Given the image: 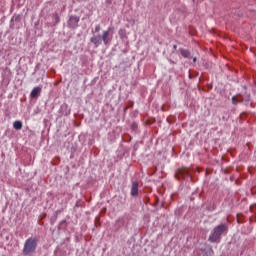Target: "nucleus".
Here are the masks:
<instances>
[{"label": "nucleus", "instance_id": "obj_9", "mask_svg": "<svg viewBox=\"0 0 256 256\" xmlns=\"http://www.w3.org/2000/svg\"><path fill=\"white\" fill-rule=\"evenodd\" d=\"M180 53L185 59H189L191 57V52H189V50L182 49L180 50Z\"/></svg>", "mask_w": 256, "mask_h": 256}, {"label": "nucleus", "instance_id": "obj_8", "mask_svg": "<svg viewBox=\"0 0 256 256\" xmlns=\"http://www.w3.org/2000/svg\"><path fill=\"white\" fill-rule=\"evenodd\" d=\"M118 35H119L120 39H127V30L121 28L118 31Z\"/></svg>", "mask_w": 256, "mask_h": 256}, {"label": "nucleus", "instance_id": "obj_5", "mask_svg": "<svg viewBox=\"0 0 256 256\" xmlns=\"http://www.w3.org/2000/svg\"><path fill=\"white\" fill-rule=\"evenodd\" d=\"M77 23H79V18H77L76 16L70 17L68 22V25L70 27H73V29H75V27H77Z\"/></svg>", "mask_w": 256, "mask_h": 256}, {"label": "nucleus", "instance_id": "obj_7", "mask_svg": "<svg viewBox=\"0 0 256 256\" xmlns=\"http://www.w3.org/2000/svg\"><path fill=\"white\" fill-rule=\"evenodd\" d=\"M39 93H41V87H35L31 92V97L35 98L39 95Z\"/></svg>", "mask_w": 256, "mask_h": 256}, {"label": "nucleus", "instance_id": "obj_4", "mask_svg": "<svg viewBox=\"0 0 256 256\" xmlns=\"http://www.w3.org/2000/svg\"><path fill=\"white\" fill-rule=\"evenodd\" d=\"M131 195L132 197H137V195H139V182H132Z\"/></svg>", "mask_w": 256, "mask_h": 256}, {"label": "nucleus", "instance_id": "obj_1", "mask_svg": "<svg viewBox=\"0 0 256 256\" xmlns=\"http://www.w3.org/2000/svg\"><path fill=\"white\" fill-rule=\"evenodd\" d=\"M111 31H113V27H109L108 30H104L101 36L91 37L90 41L95 45V47H99L101 43H104V45H111V41H113Z\"/></svg>", "mask_w": 256, "mask_h": 256}, {"label": "nucleus", "instance_id": "obj_11", "mask_svg": "<svg viewBox=\"0 0 256 256\" xmlns=\"http://www.w3.org/2000/svg\"><path fill=\"white\" fill-rule=\"evenodd\" d=\"M99 31H101V26L100 25H97L95 27V33H99Z\"/></svg>", "mask_w": 256, "mask_h": 256}, {"label": "nucleus", "instance_id": "obj_10", "mask_svg": "<svg viewBox=\"0 0 256 256\" xmlns=\"http://www.w3.org/2000/svg\"><path fill=\"white\" fill-rule=\"evenodd\" d=\"M178 175H187V170H179Z\"/></svg>", "mask_w": 256, "mask_h": 256}, {"label": "nucleus", "instance_id": "obj_3", "mask_svg": "<svg viewBox=\"0 0 256 256\" xmlns=\"http://www.w3.org/2000/svg\"><path fill=\"white\" fill-rule=\"evenodd\" d=\"M38 241L35 237H30L25 240L22 250L23 255H33L37 251Z\"/></svg>", "mask_w": 256, "mask_h": 256}, {"label": "nucleus", "instance_id": "obj_6", "mask_svg": "<svg viewBox=\"0 0 256 256\" xmlns=\"http://www.w3.org/2000/svg\"><path fill=\"white\" fill-rule=\"evenodd\" d=\"M13 127L16 129V131H21V129H23V123L17 120L13 123Z\"/></svg>", "mask_w": 256, "mask_h": 256}, {"label": "nucleus", "instance_id": "obj_2", "mask_svg": "<svg viewBox=\"0 0 256 256\" xmlns=\"http://www.w3.org/2000/svg\"><path fill=\"white\" fill-rule=\"evenodd\" d=\"M229 231V226L227 224H220L212 230L209 235L208 241L210 243H219L221 241V236Z\"/></svg>", "mask_w": 256, "mask_h": 256}, {"label": "nucleus", "instance_id": "obj_12", "mask_svg": "<svg viewBox=\"0 0 256 256\" xmlns=\"http://www.w3.org/2000/svg\"><path fill=\"white\" fill-rule=\"evenodd\" d=\"M193 63H197V57L193 58Z\"/></svg>", "mask_w": 256, "mask_h": 256}]
</instances>
